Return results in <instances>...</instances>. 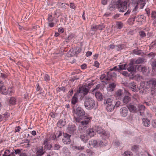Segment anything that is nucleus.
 I'll return each instance as SVG.
<instances>
[{"instance_id":"c85d7f7f","label":"nucleus","mask_w":156,"mask_h":156,"mask_svg":"<svg viewBox=\"0 0 156 156\" xmlns=\"http://www.w3.org/2000/svg\"><path fill=\"white\" fill-rule=\"evenodd\" d=\"M115 87L114 83H112L109 84L108 87H107L108 90L109 91H113Z\"/></svg>"},{"instance_id":"c756f323","label":"nucleus","mask_w":156,"mask_h":156,"mask_svg":"<svg viewBox=\"0 0 156 156\" xmlns=\"http://www.w3.org/2000/svg\"><path fill=\"white\" fill-rule=\"evenodd\" d=\"M7 92L6 94H8L10 95H12L14 93V92L13 88L11 87H8V89H7Z\"/></svg>"},{"instance_id":"c03bdc74","label":"nucleus","mask_w":156,"mask_h":156,"mask_svg":"<svg viewBox=\"0 0 156 156\" xmlns=\"http://www.w3.org/2000/svg\"><path fill=\"white\" fill-rule=\"evenodd\" d=\"M105 26L103 24L98 25V30H102L104 29Z\"/></svg>"},{"instance_id":"b1692460","label":"nucleus","mask_w":156,"mask_h":156,"mask_svg":"<svg viewBox=\"0 0 156 156\" xmlns=\"http://www.w3.org/2000/svg\"><path fill=\"white\" fill-rule=\"evenodd\" d=\"M123 92L122 90H118L115 92V96L116 98L119 99L121 98Z\"/></svg>"},{"instance_id":"bf43d9fd","label":"nucleus","mask_w":156,"mask_h":156,"mask_svg":"<svg viewBox=\"0 0 156 156\" xmlns=\"http://www.w3.org/2000/svg\"><path fill=\"white\" fill-rule=\"evenodd\" d=\"M145 11L146 12V14L148 16H149L150 15V14L151 13L150 10L148 8L146 9L145 10Z\"/></svg>"},{"instance_id":"774afa93","label":"nucleus","mask_w":156,"mask_h":156,"mask_svg":"<svg viewBox=\"0 0 156 156\" xmlns=\"http://www.w3.org/2000/svg\"><path fill=\"white\" fill-rule=\"evenodd\" d=\"M50 154L52 156H58V154L54 151L50 152Z\"/></svg>"},{"instance_id":"6ab92c4d","label":"nucleus","mask_w":156,"mask_h":156,"mask_svg":"<svg viewBox=\"0 0 156 156\" xmlns=\"http://www.w3.org/2000/svg\"><path fill=\"white\" fill-rule=\"evenodd\" d=\"M142 122L144 126L146 127H148L151 124L150 120L147 118H143L142 119Z\"/></svg>"},{"instance_id":"052dcab7","label":"nucleus","mask_w":156,"mask_h":156,"mask_svg":"<svg viewBox=\"0 0 156 156\" xmlns=\"http://www.w3.org/2000/svg\"><path fill=\"white\" fill-rule=\"evenodd\" d=\"M62 135V131H59L58 132V133H57L56 134V137H57V138H59L60 136H61Z\"/></svg>"},{"instance_id":"a211bd4d","label":"nucleus","mask_w":156,"mask_h":156,"mask_svg":"<svg viewBox=\"0 0 156 156\" xmlns=\"http://www.w3.org/2000/svg\"><path fill=\"white\" fill-rule=\"evenodd\" d=\"M134 64H135L134 63L131 59L129 64L128 65L126 64V69L129 71L133 72L134 71V67L133 66V65Z\"/></svg>"},{"instance_id":"37998d69","label":"nucleus","mask_w":156,"mask_h":156,"mask_svg":"<svg viewBox=\"0 0 156 156\" xmlns=\"http://www.w3.org/2000/svg\"><path fill=\"white\" fill-rule=\"evenodd\" d=\"M75 36L76 35L74 34H71L69 35L67 40H70Z\"/></svg>"},{"instance_id":"6e6552de","label":"nucleus","mask_w":156,"mask_h":156,"mask_svg":"<svg viewBox=\"0 0 156 156\" xmlns=\"http://www.w3.org/2000/svg\"><path fill=\"white\" fill-rule=\"evenodd\" d=\"M113 102V100L110 98H108L104 101V104L106 105V109L108 112L113 111L115 108Z\"/></svg>"},{"instance_id":"f704fd0d","label":"nucleus","mask_w":156,"mask_h":156,"mask_svg":"<svg viewBox=\"0 0 156 156\" xmlns=\"http://www.w3.org/2000/svg\"><path fill=\"white\" fill-rule=\"evenodd\" d=\"M118 68V70L119 69H126V64L119 65L117 66Z\"/></svg>"},{"instance_id":"09e8293b","label":"nucleus","mask_w":156,"mask_h":156,"mask_svg":"<svg viewBox=\"0 0 156 156\" xmlns=\"http://www.w3.org/2000/svg\"><path fill=\"white\" fill-rule=\"evenodd\" d=\"M50 140V139L49 138V135L48 134L47 135V136L46 137L45 140H44L43 142V144L44 145H45L47 144H48V141Z\"/></svg>"},{"instance_id":"dca6fc26","label":"nucleus","mask_w":156,"mask_h":156,"mask_svg":"<svg viewBox=\"0 0 156 156\" xmlns=\"http://www.w3.org/2000/svg\"><path fill=\"white\" fill-rule=\"evenodd\" d=\"M63 137L62 139L63 142L65 144H69L71 140L70 137L71 136L67 133H64Z\"/></svg>"},{"instance_id":"7ed1b4c3","label":"nucleus","mask_w":156,"mask_h":156,"mask_svg":"<svg viewBox=\"0 0 156 156\" xmlns=\"http://www.w3.org/2000/svg\"><path fill=\"white\" fill-rule=\"evenodd\" d=\"M84 105L85 108L91 110L94 108L95 105V102L94 99L90 97H86Z\"/></svg>"},{"instance_id":"e2e57ef3","label":"nucleus","mask_w":156,"mask_h":156,"mask_svg":"<svg viewBox=\"0 0 156 156\" xmlns=\"http://www.w3.org/2000/svg\"><path fill=\"white\" fill-rule=\"evenodd\" d=\"M133 98L135 99L136 100H137L139 98V95L137 94H133Z\"/></svg>"},{"instance_id":"473e14b6","label":"nucleus","mask_w":156,"mask_h":156,"mask_svg":"<svg viewBox=\"0 0 156 156\" xmlns=\"http://www.w3.org/2000/svg\"><path fill=\"white\" fill-rule=\"evenodd\" d=\"M63 152L66 156H68L69 154V152L68 149L66 147H64L63 148Z\"/></svg>"},{"instance_id":"72a5a7b5","label":"nucleus","mask_w":156,"mask_h":156,"mask_svg":"<svg viewBox=\"0 0 156 156\" xmlns=\"http://www.w3.org/2000/svg\"><path fill=\"white\" fill-rule=\"evenodd\" d=\"M52 147L54 150H58L59 149L61 146L59 144L56 143L54 144Z\"/></svg>"},{"instance_id":"603ef678","label":"nucleus","mask_w":156,"mask_h":156,"mask_svg":"<svg viewBox=\"0 0 156 156\" xmlns=\"http://www.w3.org/2000/svg\"><path fill=\"white\" fill-rule=\"evenodd\" d=\"M139 34L142 37H144L146 36V33L144 31H140L139 33Z\"/></svg>"},{"instance_id":"8fccbe9b","label":"nucleus","mask_w":156,"mask_h":156,"mask_svg":"<svg viewBox=\"0 0 156 156\" xmlns=\"http://www.w3.org/2000/svg\"><path fill=\"white\" fill-rule=\"evenodd\" d=\"M44 79L45 81H48L50 80V76L47 74H45L44 76Z\"/></svg>"},{"instance_id":"a19ab883","label":"nucleus","mask_w":156,"mask_h":156,"mask_svg":"<svg viewBox=\"0 0 156 156\" xmlns=\"http://www.w3.org/2000/svg\"><path fill=\"white\" fill-rule=\"evenodd\" d=\"M124 154L125 156H132L133 154L132 153L129 151H126L124 153Z\"/></svg>"},{"instance_id":"412c9836","label":"nucleus","mask_w":156,"mask_h":156,"mask_svg":"<svg viewBox=\"0 0 156 156\" xmlns=\"http://www.w3.org/2000/svg\"><path fill=\"white\" fill-rule=\"evenodd\" d=\"M129 87L134 92H136L137 91V87L135 83L132 82L129 84Z\"/></svg>"},{"instance_id":"a878e982","label":"nucleus","mask_w":156,"mask_h":156,"mask_svg":"<svg viewBox=\"0 0 156 156\" xmlns=\"http://www.w3.org/2000/svg\"><path fill=\"white\" fill-rule=\"evenodd\" d=\"M68 130L71 134H73L76 130V127L74 125L70 126L68 128Z\"/></svg>"},{"instance_id":"4468645a","label":"nucleus","mask_w":156,"mask_h":156,"mask_svg":"<svg viewBox=\"0 0 156 156\" xmlns=\"http://www.w3.org/2000/svg\"><path fill=\"white\" fill-rule=\"evenodd\" d=\"M55 17L53 16L52 15L50 14L48 15L47 20L49 27H52L55 25L56 22H55Z\"/></svg>"},{"instance_id":"393cba45","label":"nucleus","mask_w":156,"mask_h":156,"mask_svg":"<svg viewBox=\"0 0 156 156\" xmlns=\"http://www.w3.org/2000/svg\"><path fill=\"white\" fill-rule=\"evenodd\" d=\"M15 154H18L19 156H27L26 153L21 151L19 149L15 150Z\"/></svg>"},{"instance_id":"13d9d810","label":"nucleus","mask_w":156,"mask_h":156,"mask_svg":"<svg viewBox=\"0 0 156 156\" xmlns=\"http://www.w3.org/2000/svg\"><path fill=\"white\" fill-rule=\"evenodd\" d=\"M147 56L149 58H152L154 57L155 55L154 54V53L151 52L148 54Z\"/></svg>"},{"instance_id":"4d7b16f0","label":"nucleus","mask_w":156,"mask_h":156,"mask_svg":"<svg viewBox=\"0 0 156 156\" xmlns=\"http://www.w3.org/2000/svg\"><path fill=\"white\" fill-rule=\"evenodd\" d=\"M135 78L137 80H139L142 79V77L140 76L139 74H137L135 76Z\"/></svg>"},{"instance_id":"39448f33","label":"nucleus","mask_w":156,"mask_h":156,"mask_svg":"<svg viewBox=\"0 0 156 156\" xmlns=\"http://www.w3.org/2000/svg\"><path fill=\"white\" fill-rule=\"evenodd\" d=\"M107 142L106 140H92L89 141V144L91 147H97L105 146Z\"/></svg>"},{"instance_id":"79ce46f5","label":"nucleus","mask_w":156,"mask_h":156,"mask_svg":"<svg viewBox=\"0 0 156 156\" xmlns=\"http://www.w3.org/2000/svg\"><path fill=\"white\" fill-rule=\"evenodd\" d=\"M91 29L93 31H97L98 30V25H92L91 27Z\"/></svg>"},{"instance_id":"c9c22d12","label":"nucleus","mask_w":156,"mask_h":156,"mask_svg":"<svg viewBox=\"0 0 156 156\" xmlns=\"http://www.w3.org/2000/svg\"><path fill=\"white\" fill-rule=\"evenodd\" d=\"M139 149V147L138 145H134L132 147L131 150L136 152L138 151Z\"/></svg>"},{"instance_id":"5701e85b","label":"nucleus","mask_w":156,"mask_h":156,"mask_svg":"<svg viewBox=\"0 0 156 156\" xmlns=\"http://www.w3.org/2000/svg\"><path fill=\"white\" fill-rule=\"evenodd\" d=\"M95 96L98 101H101L103 99V96L102 94L100 92L96 91Z\"/></svg>"},{"instance_id":"f257e3e1","label":"nucleus","mask_w":156,"mask_h":156,"mask_svg":"<svg viewBox=\"0 0 156 156\" xmlns=\"http://www.w3.org/2000/svg\"><path fill=\"white\" fill-rule=\"evenodd\" d=\"M74 114L77 116L75 117V121L80 123L79 129L80 132H83L87 129L88 125L91 120L90 116L86 114L85 115V112L82 108L78 107L74 111Z\"/></svg>"},{"instance_id":"aec40b11","label":"nucleus","mask_w":156,"mask_h":156,"mask_svg":"<svg viewBox=\"0 0 156 156\" xmlns=\"http://www.w3.org/2000/svg\"><path fill=\"white\" fill-rule=\"evenodd\" d=\"M130 112H137L136 108L134 105L130 104L127 107Z\"/></svg>"},{"instance_id":"69168bd1","label":"nucleus","mask_w":156,"mask_h":156,"mask_svg":"<svg viewBox=\"0 0 156 156\" xmlns=\"http://www.w3.org/2000/svg\"><path fill=\"white\" fill-rule=\"evenodd\" d=\"M21 128L20 126H18L15 128V132H19Z\"/></svg>"},{"instance_id":"4be33fe9","label":"nucleus","mask_w":156,"mask_h":156,"mask_svg":"<svg viewBox=\"0 0 156 156\" xmlns=\"http://www.w3.org/2000/svg\"><path fill=\"white\" fill-rule=\"evenodd\" d=\"M134 64H139L144 63L146 61L144 58H139L136 60L131 59Z\"/></svg>"},{"instance_id":"f8f14e48","label":"nucleus","mask_w":156,"mask_h":156,"mask_svg":"<svg viewBox=\"0 0 156 156\" xmlns=\"http://www.w3.org/2000/svg\"><path fill=\"white\" fill-rule=\"evenodd\" d=\"M146 19V17L143 15H138L136 16H134V18L133 17V21H136L138 22L140 25L142 24L145 23Z\"/></svg>"},{"instance_id":"9b49d317","label":"nucleus","mask_w":156,"mask_h":156,"mask_svg":"<svg viewBox=\"0 0 156 156\" xmlns=\"http://www.w3.org/2000/svg\"><path fill=\"white\" fill-rule=\"evenodd\" d=\"M147 84L151 89V91L155 93L156 90V79L152 78L147 82Z\"/></svg>"},{"instance_id":"7c9ffc66","label":"nucleus","mask_w":156,"mask_h":156,"mask_svg":"<svg viewBox=\"0 0 156 156\" xmlns=\"http://www.w3.org/2000/svg\"><path fill=\"white\" fill-rule=\"evenodd\" d=\"M7 90V88L5 86H2L0 87V92L3 94H6Z\"/></svg>"},{"instance_id":"2f4dec72","label":"nucleus","mask_w":156,"mask_h":156,"mask_svg":"<svg viewBox=\"0 0 156 156\" xmlns=\"http://www.w3.org/2000/svg\"><path fill=\"white\" fill-rule=\"evenodd\" d=\"M138 70H141V71L143 73L146 72L147 70L146 67L141 66H140L138 67Z\"/></svg>"},{"instance_id":"58836bf2","label":"nucleus","mask_w":156,"mask_h":156,"mask_svg":"<svg viewBox=\"0 0 156 156\" xmlns=\"http://www.w3.org/2000/svg\"><path fill=\"white\" fill-rule=\"evenodd\" d=\"M102 85L101 84H98L95 88H93L92 89V93H94V92H95L96 91H97V90H98V89H99V88H100V87H101Z\"/></svg>"},{"instance_id":"423d86ee","label":"nucleus","mask_w":156,"mask_h":156,"mask_svg":"<svg viewBox=\"0 0 156 156\" xmlns=\"http://www.w3.org/2000/svg\"><path fill=\"white\" fill-rule=\"evenodd\" d=\"M98 133L101 134V136L104 140L108 139L110 136V134L108 132H106L101 127L95 126L94 129Z\"/></svg>"},{"instance_id":"338daca9","label":"nucleus","mask_w":156,"mask_h":156,"mask_svg":"<svg viewBox=\"0 0 156 156\" xmlns=\"http://www.w3.org/2000/svg\"><path fill=\"white\" fill-rule=\"evenodd\" d=\"M70 7L73 9H75L76 8V6L74 5L73 3H71L70 4Z\"/></svg>"},{"instance_id":"cd10ccee","label":"nucleus","mask_w":156,"mask_h":156,"mask_svg":"<svg viewBox=\"0 0 156 156\" xmlns=\"http://www.w3.org/2000/svg\"><path fill=\"white\" fill-rule=\"evenodd\" d=\"M65 124V122L64 121V120L62 119L60 120L57 123L58 126L60 128L64 126Z\"/></svg>"},{"instance_id":"2eb2a0df","label":"nucleus","mask_w":156,"mask_h":156,"mask_svg":"<svg viewBox=\"0 0 156 156\" xmlns=\"http://www.w3.org/2000/svg\"><path fill=\"white\" fill-rule=\"evenodd\" d=\"M120 115L123 117H126L129 113L128 108L127 107H123L120 109Z\"/></svg>"},{"instance_id":"0e129e2a","label":"nucleus","mask_w":156,"mask_h":156,"mask_svg":"<svg viewBox=\"0 0 156 156\" xmlns=\"http://www.w3.org/2000/svg\"><path fill=\"white\" fill-rule=\"evenodd\" d=\"M152 126L154 128H156V119L154 120L152 122Z\"/></svg>"},{"instance_id":"a18cd8bd","label":"nucleus","mask_w":156,"mask_h":156,"mask_svg":"<svg viewBox=\"0 0 156 156\" xmlns=\"http://www.w3.org/2000/svg\"><path fill=\"white\" fill-rule=\"evenodd\" d=\"M10 151L9 150H6L3 154V156H10Z\"/></svg>"},{"instance_id":"3c124183","label":"nucleus","mask_w":156,"mask_h":156,"mask_svg":"<svg viewBox=\"0 0 156 156\" xmlns=\"http://www.w3.org/2000/svg\"><path fill=\"white\" fill-rule=\"evenodd\" d=\"M44 145V148L48 150H50L51 148L52 147L51 145L49 144H47Z\"/></svg>"},{"instance_id":"4c0bfd02","label":"nucleus","mask_w":156,"mask_h":156,"mask_svg":"<svg viewBox=\"0 0 156 156\" xmlns=\"http://www.w3.org/2000/svg\"><path fill=\"white\" fill-rule=\"evenodd\" d=\"M16 99L14 97H12L10 98L9 102L10 104L15 105L16 103Z\"/></svg>"},{"instance_id":"9d476101","label":"nucleus","mask_w":156,"mask_h":156,"mask_svg":"<svg viewBox=\"0 0 156 156\" xmlns=\"http://www.w3.org/2000/svg\"><path fill=\"white\" fill-rule=\"evenodd\" d=\"M110 73V72H108L106 74H102L100 77V80H102V82L105 83H107L112 76H116V74L115 73H113V75H109Z\"/></svg>"},{"instance_id":"6e6d98bb","label":"nucleus","mask_w":156,"mask_h":156,"mask_svg":"<svg viewBox=\"0 0 156 156\" xmlns=\"http://www.w3.org/2000/svg\"><path fill=\"white\" fill-rule=\"evenodd\" d=\"M56 135L54 134H51L50 136H49V138L50 140H54L56 138Z\"/></svg>"},{"instance_id":"ea45409f","label":"nucleus","mask_w":156,"mask_h":156,"mask_svg":"<svg viewBox=\"0 0 156 156\" xmlns=\"http://www.w3.org/2000/svg\"><path fill=\"white\" fill-rule=\"evenodd\" d=\"M124 48V45L123 44H119L116 46V48L118 51H120L122 50Z\"/></svg>"},{"instance_id":"e433bc0d","label":"nucleus","mask_w":156,"mask_h":156,"mask_svg":"<svg viewBox=\"0 0 156 156\" xmlns=\"http://www.w3.org/2000/svg\"><path fill=\"white\" fill-rule=\"evenodd\" d=\"M116 25L118 28L121 29L123 27L124 25L121 22H118L116 23Z\"/></svg>"},{"instance_id":"0eeeda50","label":"nucleus","mask_w":156,"mask_h":156,"mask_svg":"<svg viewBox=\"0 0 156 156\" xmlns=\"http://www.w3.org/2000/svg\"><path fill=\"white\" fill-rule=\"evenodd\" d=\"M133 4H134L135 6L133 9L132 12H131V10L129 9H128L124 15V16H127L131 13V19H133V17L134 18V16H135L139 12L138 10V5H137V0H136L135 4V3Z\"/></svg>"},{"instance_id":"49530a36","label":"nucleus","mask_w":156,"mask_h":156,"mask_svg":"<svg viewBox=\"0 0 156 156\" xmlns=\"http://www.w3.org/2000/svg\"><path fill=\"white\" fill-rule=\"evenodd\" d=\"M138 108L139 111H143L145 109V107L143 105H139L138 106Z\"/></svg>"},{"instance_id":"f3484780","label":"nucleus","mask_w":156,"mask_h":156,"mask_svg":"<svg viewBox=\"0 0 156 156\" xmlns=\"http://www.w3.org/2000/svg\"><path fill=\"white\" fill-rule=\"evenodd\" d=\"M43 148L42 146L37 147L36 148V155L37 156H41L44 153Z\"/></svg>"},{"instance_id":"20e7f679","label":"nucleus","mask_w":156,"mask_h":156,"mask_svg":"<svg viewBox=\"0 0 156 156\" xmlns=\"http://www.w3.org/2000/svg\"><path fill=\"white\" fill-rule=\"evenodd\" d=\"M95 134V132L93 129H90L87 131L86 133L81 135L80 138L81 140L85 143L87 141L90 137L93 136Z\"/></svg>"},{"instance_id":"1a4fd4ad","label":"nucleus","mask_w":156,"mask_h":156,"mask_svg":"<svg viewBox=\"0 0 156 156\" xmlns=\"http://www.w3.org/2000/svg\"><path fill=\"white\" fill-rule=\"evenodd\" d=\"M113 102V100L110 98H108L104 101V104L106 105V109L108 112L113 111L115 108Z\"/></svg>"},{"instance_id":"ddd939ff","label":"nucleus","mask_w":156,"mask_h":156,"mask_svg":"<svg viewBox=\"0 0 156 156\" xmlns=\"http://www.w3.org/2000/svg\"><path fill=\"white\" fill-rule=\"evenodd\" d=\"M127 3L126 1H122L119 2L118 9L120 12H123L127 9Z\"/></svg>"},{"instance_id":"f03ea898","label":"nucleus","mask_w":156,"mask_h":156,"mask_svg":"<svg viewBox=\"0 0 156 156\" xmlns=\"http://www.w3.org/2000/svg\"><path fill=\"white\" fill-rule=\"evenodd\" d=\"M88 92L89 90L86 87L83 86L80 87L72 99L71 103L72 104L75 105L77 102L78 95L80 93L81 95L83 94V96H84L86 95Z\"/></svg>"},{"instance_id":"de8ad7c7","label":"nucleus","mask_w":156,"mask_h":156,"mask_svg":"<svg viewBox=\"0 0 156 156\" xmlns=\"http://www.w3.org/2000/svg\"><path fill=\"white\" fill-rule=\"evenodd\" d=\"M117 66H115V67H114L113 68H111L109 70V71L108 72H110V74H109V75H111V74H112V73H111V72H110V71H117V70H118V68H117ZM113 72L112 73L113 74H111V75H113Z\"/></svg>"},{"instance_id":"bb28decb","label":"nucleus","mask_w":156,"mask_h":156,"mask_svg":"<svg viewBox=\"0 0 156 156\" xmlns=\"http://www.w3.org/2000/svg\"><path fill=\"white\" fill-rule=\"evenodd\" d=\"M131 100V98L129 96L126 95L123 98L122 101L124 103L126 104L130 101Z\"/></svg>"},{"instance_id":"5fc2aeb1","label":"nucleus","mask_w":156,"mask_h":156,"mask_svg":"<svg viewBox=\"0 0 156 156\" xmlns=\"http://www.w3.org/2000/svg\"><path fill=\"white\" fill-rule=\"evenodd\" d=\"M151 17L152 19L156 18V12L155 11H152L151 13Z\"/></svg>"},{"instance_id":"680f3d73","label":"nucleus","mask_w":156,"mask_h":156,"mask_svg":"<svg viewBox=\"0 0 156 156\" xmlns=\"http://www.w3.org/2000/svg\"><path fill=\"white\" fill-rule=\"evenodd\" d=\"M121 104V102L119 101H117L115 104L114 106L115 107H118Z\"/></svg>"},{"instance_id":"864d4df0","label":"nucleus","mask_w":156,"mask_h":156,"mask_svg":"<svg viewBox=\"0 0 156 156\" xmlns=\"http://www.w3.org/2000/svg\"><path fill=\"white\" fill-rule=\"evenodd\" d=\"M74 148L76 149H77L79 150H82L84 149V147L83 146H75L74 147Z\"/></svg>"}]
</instances>
